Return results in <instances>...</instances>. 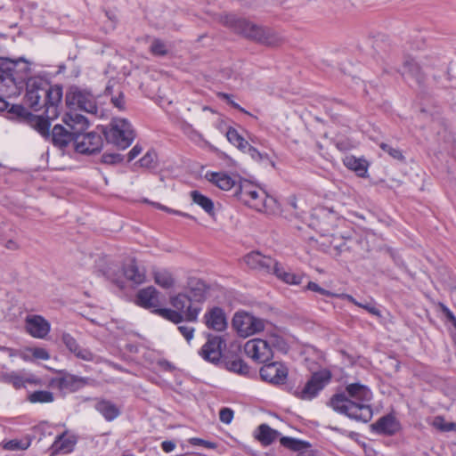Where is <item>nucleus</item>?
<instances>
[{"label": "nucleus", "mask_w": 456, "mask_h": 456, "mask_svg": "<svg viewBox=\"0 0 456 456\" xmlns=\"http://www.w3.org/2000/svg\"><path fill=\"white\" fill-rule=\"evenodd\" d=\"M29 446V443L13 439L4 444V448L10 451L26 450Z\"/></svg>", "instance_id": "nucleus-48"}, {"label": "nucleus", "mask_w": 456, "mask_h": 456, "mask_svg": "<svg viewBox=\"0 0 456 456\" xmlns=\"http://www.w3.org/2000/svg\"><path fill=\"white\" fill-rule=\"evenodd\" d=\"M28 400L31 403H49L54 401V395L50 391L37 390L30 393Z\"/></svg>", "instance_id": "nucleus-38"}, {"label": "nucleus", "mask_w": 456, "mask_h": 456, "mask_svg": "<svg viewBox=\"0 0 456 456\" xmlns=\"http://www.w3.org/2000/svg\"><path fill=\"white\" fill-rule=\"evenodd\" d=\"M402 76L411 77L415 79L418 84L423 82L424 76L421 72V69L419 65L411 58L405 59L403 64Z\"/></svg>", "instance_id": "nucleus-29"}, {"label": "nucleus", "mask_w": 456, "mask_h": 456, "mask_svg": "<svg viewBox=\"0 0 456 456\" xmlns=\"http://www.w3.org/2000/svg\"><path fill=\"white\" fill-rule=\"evenodd\" d=\"M0 382L10 384L15 389L25 387V377L18 371L2 373L0 375Z\"/></svg>", "instance_id": "nucleus-32"}, {"label": "nucleus", "mask_w": 456, "mask_h": 456, "mask_svg": "<svg viewBox=\"0 0 456 456\" xmlns=\"http://www.w3.org/2000/svg\"><path fill=\"white\" fill-rule=\"evenodd\" d=\"M226 137L232 144L241 151H246V148H248V142L232 126L228 128Z\"/></svg>", "instance_id": "nucleus-37"}, {"label": "nucleus", "mask_w": 456, "mask_h": 456, "mask_svg": "<svg viewBox=\"0 0 456 456\" xmlns=\"http://www.w3.org/2000/svg\"><path fill=\"white\" fill-rule=\"evenodd\" d=\"M205 324L208 329L223 331L227 327V319L224 311L218 306L209 309L204 315Z\"/></svg>", "instance_id": "nucleus-18"}, {"label": "nucleus", "mask_w": 456, "mask_h": 456, "mask_svg": "<svg viewBox=\"0 0 456 456\" xmlns=\"http://www.w3.org/2000/svg\"><path fill=\"white\" fill-rule=\"evenodd\" d=\"M331 297H338V298H340V299H344V300H347L348 302L355 305L358 306V305H360V302H358L353 296L349 295V294H346V293H342V294H337L335 293V296H332Z\"/></svg>", "instance_id": "nucleus-59"}, {"label": "nucleus", "mask_w": 456, "mask_h": 456, "mask_svg": "<svg viewBox=\"0 0 456 456\" xmlns=\"http://www.w3.org/2000/svg\"><path fill=\"white\" fill-rule=\"evenodd\" d=\"M343 164L350 170L356 173L360 177H365L368 173V162L362 158H356L354 155L346 156Z\"/></svg>", "instance_id": "nucleus-26"}, {"label": "nucleus", "mask_w": 456, "mask_h": 456, "mask_svg": "<svg viewBox=\"0 0 456 456\" xmlns=\"http://www.w3.org/2000/svg\"><path fill=\"white\" fill-rule=\"evenodd\" d=\"M233 411L228 407H224L219 411L220 421L224 424H230L233 419Z\"/></svg>", "instance_id": "nucleus-49"}, {"label": "nucleus", "mask_w": 456, "mask_h": 456, "mask_svg": "<svg viewBox=\"0 0 456 456\" xmlns=\"http://www.w3.org/2000/svg\"><path fill=\"white\" fill-rule=\"evenodd\" d=\"M110 102L119 110H125V96L122 92H118V94L117 96L112 95L110 98Z\"/></svg>", "instance_id": "nucleus-53"}, {"label": "nucleus", "mask_w": 456, "mask_h": 456, "mask_svg": "<svg viewBox=\"0 0 456 456\" xmlns=\"http://www.w3.org/2000/svg\"><path fill=\"white\" fill-rule=\"evenodd\" d=\"M50 385L61 391L76 392L87 385V379L65 373L61 377L53 378Z\"/></svg>", "instance_id": "nucleus-15"}, {"label": "nucleus", "mask_w": 456, "mask_h": 456, "mask_svg": "<svg viewBox=\"0 0 456 456\" xmlns=\"http://www.w3.org/2000/svg\"><path fill=\"white\" fill-rule=\"evenodd\" d=\"M62 98V86L51 85L46 79L35 77L28 80L27 84L24 102L34 111L44 110L43 114L35 115L19 104L12 105L9 113L33 127L44 138L50 140L54 146L64 149L69 142L75 143L77 133L86 131L89 123L81 114L67 113L62 120L68 128L61 125H55L50 132L51 120L57 118L61 113Z\"/></svg>", "instance_id": "nucleus-1"}, {"label": "nucleus", "mask_w": 456, "mask_h": 456, "mask_svg": "<svg viewBox=\"0 0 456 456\" xmlns=\"http://www.w3.org/2000/svg\"><path fill=\"white\" fill-rule=\"evenodd\" d=\"M189 289L186 294L194 305L201 304L207 298L208 286L200 279L192 278L188 282Z\"/></svg>", "instance_id": "nucleus-20"}, {"label": "nucleus", "mask_w": 456, "mask_h": 456, "mask_svg": "<svg viewBox=\"0 0 456 456\" xmlns=\"http://www.w3.org/2000/svg\"><path fill=\"white\" fill-rule=\"evenodd\" d=\"M142 151V147L139 145H134L132 150L128 152V161L135 159Z\"/></svg>", "instance_id": "nucleus-61"}, {"label": "nucleus", "mask_w": 456, "mask_h": 456, "mask_svg": "<svg viewBox=\"0 0 456 456\" xmlns=\"http://www.w3.org/2000/svg\"><path fill=\"white\" fill-rule=\"evenodd\" d=\"M277 431L271 428L267 424H261L257 428L256 437L264 444H271L276 439Z\"/></svg>", "instance_id": "nucleus-34"}, {"label": "nucleus", "mask_w": 456, "mask_h": 456, "mask_svg": "<svg viewBox=\"0 0 456 456\" xmlns=\"http://www.w3.org/2000/svg\"><path fill=\"white\" fill-rule=\"evenodd\" d=\"M356 243L357 240L355 239L344 236L341 238H333L330 241L331 246L337 250L338 255L351 252Z\"/></svg>", "instance_id": "nucleus-31"}, {"label": "nucleus", "mask_w": 456, "mask_h": 456, "mask_svg": "<svg viewBox=\"0 0 456 456\" xmlns=\"http://www.w3.org/2000/svg\"><path fill=\"white\" fill-rule=\"evenodd\" d=\"M232 326L240 337L248 338L264 330L265 322L250 314L241 312L234 314Z\"/></svg>", "instance_id": "nucleus-7"}, {"label": "nucleus", "mask_w": 456, "mask_h": 456, "mask_svg": "<svg viewBox=\"0 0 456 456\" xmlns=\"http://www.w3.org/2000/svg\"><path fill=\"white\" fill-rule=\"evenodd\" d=\"M189 443L191 444V445H195V446H204L206 448H210V449H214L216 447V444L215 443H212V442H209V441H206L204 439H201V438H198V437H192L189 440Z\"/></svg>", "instance_id": "nucleus-54"}, {"label": "nucleus", "mask_w": 456, "mask_h": 456, "mask_svg": "<svg viewBox=\"0 0 456 456\" xmlns=\"http://www.w3.org/2000/svg\"><path fill=\"white\" fill-rule=\"evenodd\" d=\"M244 203L259 212H268L276 200L274 198L267 196L265 191L256 189L248 198H244Z\"/></svg>", "instance_id": "nucleus-17"}, {"label": "nucleus", "mask_w": 456, "mask_h": 456, "mask_svg": "<svg viewBox=\"0 0 456 456\" xmlns=\"http://www.w3.org/2000/svg\"><path fill=\"white\" fill-rule=\"evenodd\" d=\"M66 106L70 110H81L90 114H96L98 110L95 97L93 94L77 86H71L65 94Z\"/></svg>", "instance_id": "nucleus-6"}, {"label": "nucleus", "mask_w": 456, "mask_h": 456, "mask_svg": "<svg viewBox=\"0 0 456 456\" xmlns=\"http://www.w3.org/2000/svg\"><path fill=\"white\" fill-rule=\"evenodd\" d=\"M159 291L153 287L140 289L136 294V304L152 311L159 306Z\"/></svg>", "instance_id": "nucleus-19"}, {"label": "nucleus", "mask_w": 456, "mask_h": 456, "mask_svg": "<svg viewBox=\"0 0 456 456\" xmlns=\"http://www.w3.org/2000/svg\"><path fill=\"white\" fill-rule=\"evenodd\" d=\"M245 263L252 269H257L266 273H273L277 262L271 256H265L258 251L248 253L244 257Z\"/></svg>", "instance_id": "nucleus-16"}, {"label": "nucleus", "mask_w": 456, "mask_h": 456, "mask_svg": "<svg viewBox=\"0 0 456 456\" xmlns=\"http://www.w3.org/2000/svg\"><path fill=\"white\" fill-rule=\"evenodd\" d=\"M296 456H314V451L310 448L302 449Z\"/></svg>", "instance_id": "nucleus-64"}, {"label": "nucleus", "mask_w": 456, "mask_h": 456, "mask_svg": "<svg viewBox=\"0 0 456 456\" xmlns=\"http://www.w3.org/2000/svg\"><path fill=\"white\" fill-rule=\"evenodd\" d=\"M61 340L69 351L74 354L77 358L87 362L94 360L93 353L88 349L82 348L70 334L63 333Z\"/></svg>", "instance_id": "nucleus-22"}, {"label": "nucleus", "mask_w": 456, "mask_h": 456, "mask_svg": "<svg viewBox=\"0 0 456 456\" xmlns=\"http://www.w3.org/2000/svg\"><path fill=\"white\" fill-rule=\"evenodd\" d=\"M178 330L187 341H190L193 338L194 328L187 325H181L178 327Z\"/></svg>", "instance_id": "nucleus-57"}, {"label": "nucleus", "mask_w": 456, "mask_h": 456, "mask_svg": "<svg viewBox=\"0 0 456 456\" xmlns=\"http://www.w3.org/2000/svg\"><path fill=\"white\" fill-rule=\"evenodd\" d=\"M327 428L332 431H335L342 436H347L353 440L356 439V437L359 436L358 433H356V432L349 431L347 429H345V428H339L337 426L329 425Z\"/></svg>", "instance_id": "nucleus-51"}, {"label": "nucleus", "mask_w": 456, "mask_h": 456, "mask_svg": "<svg viewBox=\"0 0 456 456\" xmlns=\"http://www.w3.org/2000/svg\"><path fill=\"white\" fill-rule=\"evenodd\" d=\"M372 399L370 389L359 382L347 384L345 391L335 394L330 401L332 409L348 418L369 422L373 415L370 402Z\"/></svg>", "instance_id": "nucleus-2"}, {"label": "nucleus", "mask_w": 456, "mask_h": 456, "mask_svg": "<svg viewBox=\"0 0 456 456\" xmlns=\"http://www.w3.org/2000/svg\"><path fill=\"white\" fill-rule=\"evenodd\" d=\"M224 340L219 336H209L207 342L199 351L200 355L207 362L217 364L222 356Z\"/></svg>", "instance_id": "nucleus-14"}, {"label": "nucleus", "mask_w": 456, "mask_h": 456, "mask_svg": "<svg viewBox=\"0 0 456 456\" xmlns=\"http://www.w3.org/2000/svg\"><path fill=\"white\" fill-rule=\"evenodd\" d=\"M225 367L228 370L232 371L234 373L240 374L241 376L248 377L249 375V367L248 364L241 360L240 358H233L226 360Z\"/></svg>", "instance_id": "nucleus-33"}, {"label": "nucleus", "mask_w": 456, "mask_h": 456, "mask_svg": "<svg viewBox=\"0 0 456 456\" xmlns=\"http://www.w3.org/2000/svg\"><path fill=\"white\" fill-rule=\"evenodd\" d=\"M138 162L142 167L153 169L157 167V154L155 151H150Z\"/></svg>", "instance_id": "nucleus-44"}, {"label": "nucleus", "mask_w": 456, "mask_h": 456, "mask_svg": "<svg viewBox=\"0 0 456 456\" xmlns=\"http://www.w3.org/2000/svg\"><path fill=\"white\" fill-rule=\"evenodd\" d=\"M103 134L109 143L122 150L129 147L134 139L131 124L125 118H113Z\"/></svg>", "instance_id": "nucleus-5"}, {"label": "nucleus", "mask_w": 456, "mask_h": 456, "mask_svg": "<svg viewBox=\"0 0 456 456\" xmlns=\"http://www.w3.org/2000/svg\"><path fill=\"white\" fill-rule=\"evenodd\" d=\"M246 354L254 361L265 363L273 357V352L266 340L255 338L248 340L244 346Z\"/></svg>", "instance_id": "nucleus-10"}, {"label": "nucleus", "mask_w": 456, "mask_h": 456, "mask_svg": "<svg viewBox=\"0 0 456 456\" xmlns=\"http://www.w3.org/2000/svg\"><path fill=\"white\" fill-rule=\"evenodd\" d=\"M371 427L378 434L391 436L399 429V423L393 415L388 414L380 418Z\"/></svg>", "instance_id": "nucleus-24"}, {"label": "nucleus", "mask_w": 456, "mask_h": 456, "mask_svg": "<svg viewBox=\"0 0 456 456\" xmlns=\"http://www.w3.org/2000/svg\"><path fill=\"white\" fill-rule=\"evenodd\" d=\"M331 378L330 372L322 370L314 372L300 391H296V395L302 400H311L323 389Z\"/></svg>", "instance_id": "nucleus-9"}, {"label": "nucleus", "mask_w": 456, "mask_h": 456, "mask_svg": "<svg viewBox=\"0 0 456 456\" xmlns=\"http://www.w3.org/2000/svg\"><path fill=\"white\" fill-rule=\"evenodd\" d=\"M170 303L175 310L182 313L187 322H196L201 307L194 305L186 293H179L170 298Z\"/></svg>", "instance_id": "nucleus-11"}, {"label": "nucleus", "mask_w": 456, "mask_h": 456, "mask_svg": "<svg viewBox=\"0 0 456 456\" xmlns=\"http://www.w3.org/2000/svg\"><path fill=\"white\" fill-rule=\"evenodd\" d=\"M29 72V64L24 59L0 58V83L9 95L15 94L25 81L27 85L28 80L36 77L28 78Z\"/></svg>", "instance_id": "nucleus-4"}, {"label": "nucleus", "mask_w": 456, "mask_h": 456, "mask_svg": "<svg viewBox=\"0 0 456 456\" xmlns=\"http://www.w3.org/2000/svg\"><path fill=\"white\" fill-rule=\"evenodd\" d=\"M206 176L209 182L224 191H229L237 185V181L225 173L211 172L207 173Z\"/></svg>", "instance_id": "nucleus-25"}, {"label": "nucleus", "mask_w": 456, "mask_h": 456, "mask_svg": "<svg viewBox=\"0 0 456 456\" xmlns=\"http://www.w3.org/2000/svg\"><path fill=\"white\" fill-rule=\"evenodd\" d=\"M191 198L192 201L199 205L206 213H208L209 216H214L215 214V207L213 200L201 194L198 191H191Z\"/></svg>", "instance_id": "nucleus-30"}, {"label": "nucleus", "mask_w": 456, "mask_h": 456, "mask_svg": "<svg viewBox=\"0 0 456 456\" xmlns=\"http://www.w3.org/2000/svg\"><path fill=\"white\" fill-rule=\"evenodd\" d=\"M259 374L264 381L273 385H281L287 380L288 368L279 362H265L260 369Z\"/></svg>", "instance_id": "nucleus-12"}, {"label": "nucleus", "mask_w": 456, "mask_h": 456, "mask_svg": "<svg viewBox=\"0 0 456 456\" xmlns=\"http://www.w3.org/2000/svg\"><path fill=\"white\" fill-rule=\"evenodd\" d=\"M161 448L165 452H170L175 448V444L172 441H164L161 444Z\"/></svg>", "instance_id": "nucleus-63"}, {"label": "nucleus", "mask_w": 456, "mask_h": 456, "mask_svg": "<svg viewBox=\"0 0 456 456\" xmlns=\"http://www.w3.org/2000/svg\"><path fill=\"white\" fill-rule=\"evenodd\" d=\"M154 281L163 289H170L175 284L172 273L167 270H159L153 273Z\"/></svg>", "instance_id": "nucleus-35"}, {"label": "nucleus", "mask_w": 456, "mask_h": 456, "mask_svg": "<svg viewBox=\"0 0 456 456\" xmlns=\"http://www.w3.org/2000/svg\"><path fill=\"white\" fill-rule=\"evenodd\" d=\"M359 307L365 309L368 313L375 316H380V311L371 303H360Z\"/></svg>", "instance_id": "nucleus-58"}, {"label": "nucleus", "mask_w": 456, "mask_h": 456, "mask_svg": "<svg viewBox=\"0 0 456 456\" xmlns=\"http://www.w3.org/2000/svg\"><path fill=\"white\" fill-rule=\"evenodd\" d=\"M151 52L157 56H165L167 53V45L160 39H154L151 45Z\"/></svg>", "instance_id": "nucleus-47"}, {"label": "nucleus", "mask_w": 456, "mask_h": 456, "mask_svg": "<svg viewBox=\"0 0 456 456\" xmlns=\"http://www.w3.org/2000/svg\"><path fill=\"white\" fill-rule=\"evenodd\" d=\"M306 289L314 291V292H317V293H319L321 295H323V296H326V297H331L332 296H335L334 292H331L330 290L322 289L316 282H314V281H309L308 282V284L306 286Z\"/></svg>", "instance_id": "nucleus-50"}, {"label": "nucleus", "mask_w": 456, "mask_h": 456, "mask_svg": "<svg viewBox=\"0 0 456 456\" xmlns=\"http://www.w3.org/2000/svg\"><path fill=\"white\" fill-rule=\"evenodd\" d=\"M31 352H32V355L36 359L48 360L50 358L49 353L45 348L35 347V348L31 349Z\"/></svg>", "instance_id": "nucleus-55"}, {"label": "nucleus", "mask_w": 456, "mask_h": 456, "mask_svg": "<svg viewBox=\"0 0 456 456\" xmlns=\"http://www.w3.org/2000/svg\"><path fill=\"white\" fill-rule=\"evenodd\" d=\"M103 145L102 135L96 132H79L75 137V150L81 154H94L101 151Z\"/></svg>", "instance_id": "nucleus-8"}, {"label": "nucleus", "mask_w": 456, "mask_h": 456, "mask_svg": "<svg viewBox=\"0 0 456 456\" xmlns=\"http://www.w3.org/2000/svg\"><path fill=\"white\" fill-rule=\"evenodd\" d=\"M219 22L234 33L265 45L276 46L283 41V37L273 28L258 26L235 14H222Z\"/></svg>", "instance_id": "nucleus-3"}, {"label": "nucleus", "mask_w": 456, "mask_h": 456, "mask_svg": "<svg viewBox=\"0 0 456 456\" xmlns=\"http://www.w3.org/2000/svg\"><path fill=\"white\" fill-rule=\"evenodd\" d=\"M122 160L123 157L118 153H104L102 155V161L106 164H116Z\"/></svg>", "instance_id": "nucleus-52"}, {"label": "nucleus", "mask_w": 456, "mask_h": 456, "mask_svg": "<svg viewBox=\"0 0 456 456\" xmlns=\"http://www.w3.org/2000/svg\"><path fill=\"white\" fill-rule=\"evenodd\" d=\"M433 425L436 428L443 432L456 431V423L446 422L442 416L436 417Z\"/></svg>", "instance_id": "nucleus-43"}, {"label": "nucleus", "mask_w": 456, "mask_h": 456, "mask_svg": "<svg viewBox=\"0 0 456 456\" xmlns=\"http://www.w3.org/2000/svg\"><path fill=\"white\" fill-rule=\"evenodd\" d=\"M266 341L268 344H270V347L273 351L276 350L285 354L289 348L286 340L281 336L277 334L271 335Z\"/></svg>", "instance_id": "nucleus-41"}, {"label": "nucleus", "mask_w": 456, "mask_h": 456, "mask_svg": "<svg viewBox=\"0 0 456 456\" xmlns=\"http://www.w3.org/2000/svg\"><path fill=\"white\" fill-rule=\"evenodd\" d=\"M281 444L287 449L298 452L302 449L310 448V443L294 437L283 436L280 440Z\"/></svg>", "instance_id": "nucleus-36"}, {"label": "nucleus", "mask_w": 456, "mask_h": 456, "mask_svg": "<svg viewBox=\"0 0 456 456\" xmlns=\"http://www.w3.org/2000/svg\"><path fill=\"white\" fill-rule=\"evenodd\" d=\"M25 329L31 337L44 339L51 330V324L41 315L29 314L25 319Z\"/></svg>", "instance_id": "nucleus-13"}, {"label": "nucleus", "mask_w": 456, "mask_h": 456, "mask_svg": "<svg viewBox=\"0 0 456 456\" xmlns=\"http://www.w3.org/2000/svg\"><path fill=\"white\" fill-rule=\"evenodd\" d=\"M244 152L248 153L251 157V159H254L255 161H257V162L268 161L273 166H274L273 162L269 159L268 154L261 153L257 149L251 146L249 143H248V148H246V151H244Z\"/></svg>", "instance_id": "nucleus-45"}, {"label": "nucleus", "mask_w": 456, "mask_h": 456, "mask_svg": "<svg viewBox=\"0 0 456 456\" xmlns=\"http://www.w3.org/2000/svg\"><path fill=\"white\" fill-rule=\"evenodd\" d=\"M153 313L158 314L161 317L174 322V323H180L185 318L183 317V314L177 310L168 309V308H156L153 310Z\"/></svg>", "instance_id": "nucleus-39"}, {"label": "nucleus", "mask_w": 456, "mask_h": 456, "mask_svg": "<svg viewBox=\"0 0 456 456\" xmlns=\"http://www.w3.org/2000/svg\"><path fill=\"white\" fill-rule=\"evenodd\" d=\"M94 409L109 422L121 414V411L116 403L104 398L95 399Z\"/></svg>", "instance_id": "nucleus-21"}, {"label": "nucleus", "mask_w": 456, "mask_h": 456, "mask_svg": "<svg viewBox=\"0 0 456 456\" xmlns=\"http://www.w3.org/2000/svg\"><path fill=\"white\" fill-rule=\"evenodd\" d=\"M380 149L387 153L392 159L395 160L403 161L404 160V156L403 155V152L398 149L391 146L388 143L381 142L379 144Z\"/></svg>", "instance_id": "nucleus-46"}, {"label": "nucleus", "mask_w": 456, "mask_h": 456, "mask_svg": "<svg viewBox=\"0 0 456 456\" xmlns=\"http://www.w3.org/2000/svg\"><path fill=\"white\" fill-rule=\"evenodd\" d=\"M77 444V439L74 436H67L66 433H62L58 436L51 446L52 454L58 453H69L73 451Z\"/></svg>", "instance_id": "nucleus-23"}, {"label": "nucleus", "mask_w": 456, "mask_h": 456, "mask_svg": "<svg viewBox=\"0 0 456 456\" xmlns=\"http://www.w3.org/2000/svg\"><path fill=\"white\" fill-rule=\"evenodd\" d=\"M256 188L248 181L240 182L238 186L236 185V190L234 195L244 202V198H248Z\"/></svg>", "instance_id": "nucleus-42"}, {"label": "nucleus", "mask_w": 456, "mask_h": 456, "mask_svg": "<svg viewBox=\"0 0 456 456\" xmlns=\"http://www.w3.org/2000/svg\"><path fill=\"white\" fill-rule=\"evenodd\" d=\"M122 275L134 284H141L145 280L144 272L138 268L134 260H131L129 264L122 267Z\"/></svg>", "instance_id": "nucleus-28"}, {"label": "nucleus", "mask_w": 456, "mask_h": 456, "mask_svg": "<svg viewBox=\"0 0 456 456\" xmlns=\"http://www.w3.org/2000/svg\"><path fill=\"white\" fill-rule=\"evenodd\" d=\"M331 297H338V298H340V299H344V300H347L348 302L355 305L358 306V305H360V302H358L353 296L349 295V294H346V293H342V294H337L335 293V296H332Z\"/></svg>", "instance_id": "nucleus-60"}, {"label": "nucleus", "mask_w": 456, "mask_h": 456, "mask_svg": "<svg viewBox=\"0 0 456 456\" xmlns=\"http://www.w3.org/2000/svg\"><path fill=\"white\" fill-rule=\"evenodd\" d=\"M325 217H327L328 219H334L335 216L332 213L323 212V219L320 221L318 224V228L320 232L323 233V235L328 234L330 232L329 229L326 227L327 222L325 221Z\"/></svg>", "instance_id": "nucleus-56"}, {"label": "nucleus", "mask_w": 456, "mask_h": 456, "mask_svg": "<svg viewBox=\"0 0 456 456\" xmlns=\"http://www.w3.org/2000/svg\"><path fill=\"white\" fill-rule=\"evenodd\" d=\"M273 275L280 281L289 285H299L302 282L303 276L286 271L284 266L277 262L273 272Z\"/></svg>", "instance_id": "nucleus-27"}, {"label": "nucleus", "mask_w": 456, "mask_h": 456, "mask_svg": "<svg viewBox=\"0 0 456 456\" xmlns=\"http://www.w3.org/2000/svg\"><path fill=\"white\" fill-rule=\"evenodd\" d=\"M26 383L36 385V386H41L42 380H41V379H39L34 375H29L28 377H25V384Z\"/></svg>", "instance_id": "nucleus-62"}, {"label": "nucleus", "mask_w": 456, "mask_h": 456, "mask_svg": "<svg viewBox=\"0 0 456 456\" xmlns=\"http://www.w3.org/2000/svg\"><path fill=\"white\" fill-rule=\"evenodd\" d=\"M102 273L114 282H118V279L122 275V268L118 263L110 261L106 267L102 270Z\"/></svg>", "instance_id": "nucleus-40"}]
</instances>
